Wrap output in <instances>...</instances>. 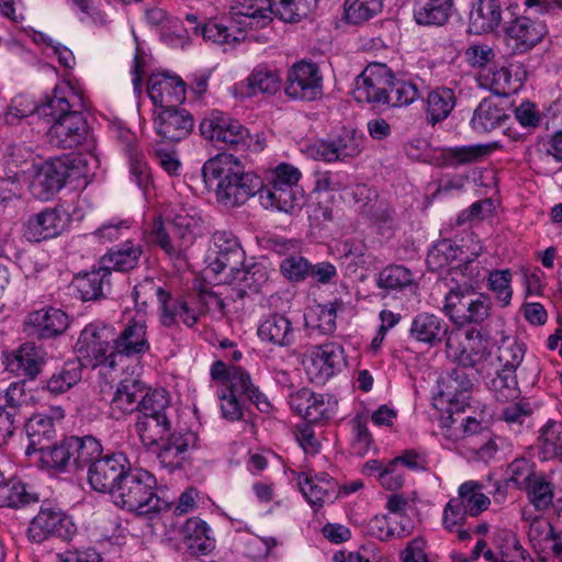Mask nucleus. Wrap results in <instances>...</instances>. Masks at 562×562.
<instances>
[{
    "label": "nucleus",
    "mask_w": 562,
    "mask_h": 562,
    "mask_svg": "<svg viewBox=\"0 0 562 562\" xmlns=\"http://www.w3.org/2000/svg\"><path fill=\"white\" fill-rule=\"evenodd\" d=\"M202 176L205 183L217 181L216 200L227 209L245 204L260 190V178L246 171L243 161L227 153L210 158L203 165Z\"/></svg>",
    "instance_id": "nucleus-1"
},
{
    "label": "nucleus",
    "mask_w": 562,
    "mask_h": 562,
    "mask_svg": "<svg viewBox=\"0 0 562 562\" xmlns=\"http://www.w3.org/2000/svg\"><path fill=\"white\" fill-rule=\"evenodd\" d=\"M200 223L201 216L195 209L181 206L173 214L171 234L166 231L162 220L156 217L145 237L149 244L161 248L170 260L182 265L187 261V250L195 241Z\"/></svg>",
    "instance_id": "nucleus-2"
},
{
    "label": "nucleus",
    "mask_w": 562,
    "mask_h": 562,
    "mask_svg": "<svg viewBox=\"0 0 562 562\" xmlns=\"http://www.w3.org/2000/svg\"><path fill=\"white\" fill-rule=\"evenodd\" d=\"M88 161L81 155H64L34 164L31 169L30 190L34 198L48 201L68 179L78 180L88 176Z\"/></svg>",
    "instance_id": "nucleus-3"
},
{
    "label": "nucleus",
    "mask_w": 562,
    "mask_h": 562,
    "mask_svg": "<svg viewBox=\"0 0 562 562\" xmlns=\"http://www.w3.org/2000/svg\"><path fill=\"white\" fill-rule=\"evenodd\" d=\"M156 479L145 470H130L112 495L116 506L137 515H150L167 509L168 504L156 493Z\"/></svg>",
    "instance_id": "nucleus-4"
},
{
    "label": "nucleus",
    "mask_w": 562,
    "mask_h": 562,
    "mask_svg": "<svg viewBox=\"0 0 562 562\" xmlns=\"http://www.w3.org/2000/svg\"><path fill=\"white\" fill-rule=\"evenodd\" d=\"M301 172L289 164H280L267 177L260 180L259 201L265 209L291 213L300 207L303 199L299 187Z\"/></svg>",
    "instance_id": "nucleus-5"
},
{
    "label": "nucleus",
    "mask_w": 562,
    "mask_h": 562,
    "mask_svg": "<svg viewBox=\"0 0 562 562\" xmlns=\"http://www.w3.org/2000/svg\"><path fill=\"white\" fill-rule=\"evenodd\" d=\"M448 357L462 368H473L480 375H490L494 359L493 346L480 329L451 333L446 342Z\"/></svg>",
    "instance_id": "nucleus-6"
},
{
    "label": "nucleus",
    "mask_w": 562,
    "mask_h": 562,
    "mask_svg": "<svg viewBox=\"0 0 562 562\" xmlns=\"http://www.w3.org/2000/svg\"><path fill=\"white\" fill-rule=\"evenodd\" d=\"M491 297L472 283H457L445 295L443 312L457 325L482 324L492 313Z\"/></svg>",
    "instance_id": "nucleus-7"
},
{
    "label": "nucleus",
    "mask_w": 562,
    "mask_h": 562,
    "mask_svg": "<svg viewBox=\"0 0 562 562\" xmlns=\"http://www.w3.org/2000/svg\"><path fill=\"white\" fill-rule=\"evenodd\" d=\"M135 300H142L146 304L147 300L156 297L159 305L160 323L165 327L176 326L182 322L188 327H193L200 314L189 306L183 297H173L162 286L157 285L154 279H145L134 288Z\"/></svg>",
    "instance_id": "nucleus-8"
},
{
    "label": "nucleus",
    "mask_w": 562,
    "mask_h": 562,
    "mask_svg": "<svg viewBox=\"0 0 562 562\" xmlns=\"http://www.w3.org/2000/svg\"><path fill=\"white\" fill-rule=\"evenodd\" d=\"M75 350L77 361L83 367L104 366L111 369L116 367V363H112L113 327L111 326L87 325L79 335Z\"/></svg>",
    "instance_id": "nucleus-9"
},
{
    "label": "nucleus",
    "mask_w": 562,
    "mask_h": 562,
    "mask_svg": "<svg viewBox=\"0 0 562 562\" xmlns=\"http://www.w3.org/2000/svg\"><path fill=\"white\" fill-rule=\"evenodd\" d=\"M301 363L311 382L324 384L346 367L345 351L337 342L310 346Z\"/></svg>",
    "instance_id": "nucleus-10"
},
{
    "label": "nucleus",
    "mask_w": 562,
    "mask_h": 562,
    "mask_svg": "<svg viewBox=\"0 0 562 562\" xmlns=\"http://www.w3.org/2000/svg\"><path fill=\"white\" fill-rule=\"evenodd\" d=\"M76 532L77 527L68 515L56 506L43 504L30 521L26 537L33 543H42L52 537L69 540Z\"/></svg>",
    "instance_id": "nucleus-11"
},
{
    "label": "nucleus",
    "mask_w": 562,
    "mask_h": 562,
    "mask_svg": "<svg viewBox=\"0 0 562 562\" xmlns=\"http://www.w3.org/2000/svg\"><path fill=\"white\" fill-rule=\"evenodd\" d=\"M200 132L204 138L215 144L236 149H246L251 143L248 130L220 111H213L200 123Z\"/></svg>",
    "instance_id": "nucleus-12"
},
{
    "label": "nucleus",
    "mask_w": 562,
    "mask_h": 562,
    "mask_svg": "<svg viewBox=\"0 0 562 562\" xmlns=\"http://www.w3.org/2000/svg\"><path fill=\"white\" fill-rule=\"evenodd\" d=\"M131 470L127 457L122 452L101 456L87 471L90 486L111 496Z\"/></svg>",
    "instance_id": "nucleus-13"
},
{
    "label": "nucleus",
    "mask_w": 562,
    "mask_h": 562,
    "mask_svg": "<svg viewBox=\"0 0 562 562\" xmlns=\"http://www.w3.org/2000/svg\"><path fill=\"white\" fill-rule=\"evenodd\" d=\"M285 94L295 100L314 101L323 94V76L318 66L301 60L291 66L286 74Z\"/></svg>",
    "instance_id": "nucleus-14"
},
{
    "label": "nucleus",
    "mask_w": 562,
    "mask_h": 562,
    "mask_svg": "<svg viewBox=\"0 0 562 562\" xmlns=\"http://www.w3.org/2000/svg\"><path fill=\"white\" fill-rule=\"evenodd\" d=\"M392 71L384 64H370L357 77L352 95L358 102L385 104Z\"/></svg>",
    "instance_id": "nucleus-15"
},
{
    "label": "nucleus",
    "mask_w": 562,
    "mask_h": 562,
    "mask_svg": "<svg viewBox=\"0 0 562 562\" xmlns=\"http://www.w3.org/2000/svg\"><path fill=\"white\" fill-rule=\"evenodd\" d=\"M149 349L146 322L131 319L117 335L113 333L112 363L117 366L124 358H139Z\"/></svg>",
    "instance_id": "nucleus-16"
},
{
    "label": "nucleus",
    "mask_w": 562,
    "mask_h": 562,
    "mask_svg": "<svg viewBox=\"0 0 562 562\" xmlns=\"http://www.w3.org/2000/svg\"><path fill=\"white\" fill-rule=\"evenodd\" d=\"M236 14L254 20L270 19L278 15L285 22H293L302 15L304 0H236Z\"/></svg>",
    "instance_id": "nucleus-17"
},
{
    "label": "nucleus",
    "mask_w": 562,
    "mask_h": 562,
    "mask_svg": "<svg viewBox=\"0 0 562 562\" xmlns=\"http://www.w3.org/2000/svg\"><path fill=\"white\" fill-rule=\"evenodd\" d=\"M291 408L310 423H319L331 418L337 409V401L328 395L303 387L290 395Z\"/></svg>",
    "instance_id": "nucleus-18"
},
{
    "label": "nucleus",
    "mask_w": 562,
    "mask_h": 562,
    "mask_svg": "<svg viewBox=\"0 0 562 562\" xmlns=\"http://www.w3.org/2000/svg\"><path fill=\"white\" fill-rule=\"evenodd\" d=\"M214 257L210 258L207 269L214 274L227 273L241 267L245 260L237 238L227 231H216L212 236Z\"/></svg>",
    "instance_id": "nucleus-19"
},
{
    "label": "nucleus",
    "mask_w": 562,
    "mask_h": 562,
    "mask_svg": "<svg viewBox=\"0 0 562 562\" xmlns=\"http://www.w3.org/2000/svg\"><path fill=\"white\" fill-rule=\"evenodd\" d=\"M547 25L528 16H518L505 27V41L516 54L529 52L547 35Z\"/></svg>",
    "instance_id": "nucleus-20"
},
{
    "label": "nucleus",
    "mask_w": 562,
    "mask_h": 562,
    "mask_svg": "<svg viewBox=\"0 0 562 562\" xmlns=\"http://www.w3.org/2000/svg\"><path fill=\"white\" fill-rule=\"evenodd\" d=\"M82 111L56 119L47 131L48 142L60 148H75L83 143L88 134V123Z\"/></svg>",
    "instance_id": "nucleus-21"
},
{
    "label": "nucleus",
    "mask_w": 562,
    "mask_h": 562,
    "mask_svg": "<svg viewBox=\"0 0 562 562\" xmlns=\"http://www.w3.org/2000/svg\"><path fill=\"white\" fill-rule=\"evenodd\" d=\"M85 109L86 100L82 93L70 82H61L54 88L47 101L38 105V113L55 121L70 115L72 111H83Z\"/></svg>",
    "instance_id": "nucleus-22"
},
{
    "label": "nucleus",
    "mask_w": 562,
    "mask_h": 562,
    "mask_svg": "<svg viewBox=\"0 0 562 562\" xmlns=\"http://www.w3.org/2000/svg\"><path fill=\"white\" fill-rule=\"evenodd\" d=\"M148 95L160 110L176 106L186 99V83L178 76L154 74L148 79Z\"/></svg>",
    "instance_id": "nucleus-23"
},
{
    "label": "nucleus",
    "mask_w": 562,
    "mask_h": 562,
    "mask_svg": "<svg viewBox=\"0 0 562 562\" xmlns=\"http://www.w3.org/2000/svg\"><path fill=\"white\" fill-rule=\"evenodd\" d=\"M194 121L186 109L169 106L161 109L155 117L158 135L170 142L186 138L193 130Z\"/></svg>",
    "instance_id": "nucleus-24"
},
{
    "label": "nucleus",
    "mask_w": 562,
    "mask_h": 562,
    "mask_svg": "<svg viewBox=\"0 0 562 562\" xmlns=\"http://www.w3.org/2000/svg\"><path fill=\"white\" fill-rule=\"evenodd\" d=\"M297 484L300 491L315 510L334 503L339 493L337 482L327 474L314 477L301 474Z\"/></svg>",
    "instance_id": "nucleus-25"
},
{
    "label": "nucleus",
    "mask_w": 562,
    "mask_h": 562,
    "mask_svg": "<svg viewBox=\"0 0 562 562\" xmlns=\"http://www.w3.org/2000/svg\"><path fill=\"white\" fill-rule=\"evenodd\" d=\"M473 383L464 368L453 369L441 381L440 397L446 402L450 413L459 412L468 405Z\"/></svg>",
    "instance_id": "nucleus-26"
},
{
    "label": "nucleus",
    "mask_w": 562,
    "mask_h": 562,
    "mask_svg": "<svg viewBox=\"0 0 562 562\" xmlns=\"http://www.w3.org/2000/svg\"><path fill=\"white\" fill-rule=\"evenodd\" d=\"M447 331L448 325L441 317L434 313L420 312L412 318L408 337L419 344L436 346L442 341Z\"/></svg>",
    "instance_id": "nucleus-27"
},
{
    "label": "nucleus",
    "mask_w": 562,
    "mask_h": 562,
    "mask_svg": "<svg viewBox=\"0 0 562 562\" xmlns=\"http://www.w3.org/2000/svg\"><path fill=\"white\" fill-rule=\"evenodd\" d=\"M64 229V220L54 209L32 215L24 224L23 236L33 243L58 236Z\"/></svg>",
    "instance_id": "nucleus-28"
},
{
    "label": "nucleus",
    "mask_w": 562,
    "mask_h": 562,
    "mask_svg": "<svg viewBox=\"0 0 562 562\" xmlns=\"http://www.w3.org/2000/svg\"><path fill=\"white\" fill-rule=\"evenodd\" d=\"M361 143V136L355 131L344 130L335 139L322 142L317 155L327 162L353 158L360 154Z\"/></svg>",
    "instance_id": "nucleus-29"
},
{
    "label": "nucleus",
    "mask_w": 562,
    "mask_h": 562,
    "mask_svg": "<svg viewBox=\"0 0 562 562\" xmlns=\"http://www.w3.org/2000/svg\"><path fill=\"white\" fill-rule=\"evenodd\" d=\"M221 389L240 397H247L261 412H268L271 407L267 396L252 383L249 373L240 367L231 366V376L224 385H221Z\"/></svg>",
    "instance_id": "nucleus-30"
},
{
    "label": "nucleus",
    "mask_w": 562,
    "mask_h": 562,
    "mask_svg": "<svg viewBox=\"0 0 562 562\" xmlns=\"http://www.w3.org/2000/svg\"><path fill=\"white\" fill-rule=\"evenodd\" d=\"M146 392L145 384L137 379L121 381L111 401V409L116 418L138 412L140 400Z\"/></svg>",
    "instance_id": "nucleus-31"
},
{
    "label": "nucleus",
    "mask_w": 562,
    "mask_h": 562,
    "mask_svg": "<svg viewBox=\"0 0 562 562\" xmlns=\"http://www.w3.org/2000/svg\"><path fill=\"white\" fill-rule=\"evenodd\" d=\"M502 13L499 0H476L470 12V31L475 34L495 31L502 22Z\"/></svg>",
    "instance_id": "nucleus-32"
},
{
    "label": "nucleus",
    "mask_w": 562,
    "mask_h": 562,
    "mask_svg": "<svg viewBox=\"0 0 562 562\" xmlns=\"http://www.w3.org/2000/svg\"><path fill=\"white\" fill-rule=\"evenodd\" d=\"M26 325L33 328L40 338H52L65 331L68 317L61 310L42 308L29 314Z\"/></svg>",
    "instance_id": "nucleus-33"
},
{
    "label": "nucleus",
    "mask_w": 562,
    "mask_h": 562,
    "mask_svg": "<svg viewBox=\"0 0 562 562\" xmlns=\"http://www.w3.org/2000/svg\"><path fill=\"white\" fill-rule=\"evenodd\" d=\"M508 119L509 115L496 100L486 98L475 108L471 119V127L479 134H485L501 127Z\"/></svg>",
    "instance_id": "nucleus-34"
},
{
    "label": "nucleus",
    "mask_w": 562,
    "mask_h": 562,
    "mask_svg": "<svg viewBox=\"0 0 562 562\" xmlns=\"http://www.w3.org/2000/svg\"><path fill=\"white\" fill-rule=\"evenodd\" d=\"M280 71L269 65H257L245 80L246 94H276L281 89Z\"/></svg>",
    "instance_id": "nucleus-35"
},
{
    "label": "nucleus",
    "mask_w": 562,
    "mask_h": 562,
    "mask_svg": "<svg viewBox=\"0 0 562 562\" xmlns=\"http://www.w3.org/2000/svg\"><path fill=\"white\" fill-rule=\"evenodd\" d=\"M258 336L263 341H269L280 347H288L294 340V328L286 316L274 313L268 315L260 323Z\"/></svg>",
    "instance_id": "nucleus-36"
},
{
    "label": "nucleus",
    "mask_w": 562,
    "mask_h": 562,
    "mask_svg": "<svg viewBox=\"0 0 562 562\" xmlns=\"http://www.w3.org/2000/svg\"><path fill=\"white\" fill-rule=\"evenodd\" d=\"M207 524L196 517L189 518L181 529L182 542L192 555L206 554L214 548V540L209 535Z\"/></svg>",
    "instance_id": "nucleus-37"
},
{
    "label": "nucleus",
    "mask_w": 562,
    "mask_h": 562,
    "mask_svg": "<svg viewBox=\"0 0 562 562\" xmlns=\"http://www.w3.org/2000/svg\"><path fill=\"white\" fill-rule=\"evenodd\" d=\"M25 432L29 438L26 456H35L41 448L46 447L53 441L56 435L54 420L45 415H34L26 422Z\"/></svg>",
    "instance_id": "nucleus-38"
},
{
    "label": "nucleus",
    "mask_w": 562,
    "mask_h": 562,
    "mask_svg": "<svg viewBox=\"0 0 562 562\" xmlns=\"http://www.w3.org/2000/svg\"><path fill=\"white\" fill-rule=\"evenodd\" d=\"M72 472L91 468L103 453L101 442L92 436L70 437Z\"/></svg>",
    "instance_id": "nucleus-39"
},
{
    "label": "nucleus",
    "mask_w": 562,
    "mask_h": 562,
    "mask_svg": "<svg viewBox=\"0 0 562 562\" xmlns=\"http://www.w3.org/2000/svg\"><path fill=\"white\" fill-rule=\"evenodd\" d=\"M35 457L36 462L43 469L72 472L70 437L56 445L48 443L46 447L41 448V451Z\"/></svg>",
    "instance_id": "nucleus-40"
},
{
    "label": "nucleus",
    "mask_w": 562,
    "mask_h": 562,
    "mask_svg": "<svg viewBox=\"0 0 562 562\" xmlns=\"http://www.w3.org/2000/svg\"><path fill=\"white\" fill-rule=\"evenodd\" d=\"M526 352V347L515 337H505L498 344L494 352L492 369L499 368L502 371L516 373L521 364Z\"/></svg>",
    "instance_id": "nucleus-41"
},
{
    "label": "nucleus",
    "mask_w": 562,
    "mask_h": 562,
    "mask_svg": "<svg viewBox=\"0 0 562 562\" xmlns=\"http://www.w3.org/2000/svg\"><path fill=\"white\" fill-rule=\"evenodd\" d=\"M143 249L139 245L126 241L121 246L109 250L101 259V263L108 271H130L134 269L140 259Z\"/></svg>",
    "instance_id": "nucleus-42"
},
{
    "label": "nucleus",
    "mask_w": 562,
    "mask_h": 562,
    "mask_svg": "<svg viewBox=\"0 0 562 562\" xmlns=\"http://www.w3.org/2000/svg\"><path fill=\"white\" fill-rule=\"evenodd\" d=\"M470 517H477L491 505V498L483 492V485L477 481H465L458 487L454 496Z\"/></svg>",
    "instance_id": "nucleus-43"
},
{
    "label": "nucleus",
    "mask_w": 562,
    "mask_h": 562,
    "mask_svg": "<svg viewBox=\"0 0 562 562\" xmlns=\"http://www.w3.org/2000/svg\"><path fill=\"white\" fill-rule=\"evenodd\" d=\"M445 436L452 441L467 440L474 437L487 438L488 429L482 413L480 417L469 415L460 420L451 417V425L446 427Z\"/></svg>",
    "instance_id": "nucleus-44"
},
{
    "label": "nucleus",
    "mask_w": 562,
    "mask_h": 562,
    "mask_svg": "<svg viewBox=\"0 0 562 562\" xmlns=\"http://www.w3.org/2000/svg\"><path fill=\"white\" fill-rule=\"evenodd\" d=\"M225 280L234 282L237 289L232 299H244L248 291L258 292L262 282L266 281V273L260 267L245 269L244 265L226 273Z\"/></svg>",
    "instance_id": "nucleus-45"
},
{
    "label": "nucleus",
    "mask_w": 562,
    "mask_h": 562,
    "mask_svg": "<svg viewBox=\"0 0 562 562\" xmlns=\"http://www.w3.org/2000/svg\"><path fill=\"white\" fill-rule=\"evenodd\" d=\"M111 272L103 266L99 269L86 272L76 279V286L83 301L98 300L104 295V290L110 288Z\"/></svg>",
    "instance_id": "nucleus-46"
},
{
    "label": "nucleus",
    "mask_w": 562,
    "mask_h": 562,
    "mask_svg": "<svg viewBox=\"0 0 562 562\" xmlns=\"http://www.w3.org/2000/svg\"><path fill=\"white\" fill-rule=\"evenodd\" d=\"M538 449L542 460L562 458V423L549 419L539 429Z\"/></svg>",
    "instance_id": "nucleus-47"
},
{
    "label": "nucleus",
    "mask_w": 562,
    "mask_h": 562,
    "mask_svg": "<svg viewBox=\"0 0 562 562\" xmlns=\"http://www.w3.org/2000/svg\"><path fill=\"white\" fill-rule=\"evenodd\" d=\"M456 105V95L451 89L438 88L427 97L426 120L435 125L446 120Z\"/></svg>",
    "instance_id": "nucleus-48"
},
{
    "label": "nucleus",
    "mask_w": 562,
    "mask_h": 562,
    "mask_svg": "<svg viewBox=\"0 0 562 562\" xmlns=\"http://www.w3.org/2000/svg\"><path fill=\"white\" fill-rule=\"evenodd\" d=\"M170 429L169 418H137L135 423V430L142 443L147 448L160 445Z\"/></svg>",
    "instance_id": "nucleus-49"
},
{
    "label": "nucleus",
    "mask_w": 562,
    "mask_h": 562,
    "mask_svg": "<svg viewBox=\"0 0 562 562\" xmlns=\"http://www.w3.org/2000/svg\"><path fill=\"white\" fill-rule=\"evenodd\" d=\"M495 375L486 381L487 389L496 401L507 403L515 401L520 395L516 373L493 369Z\"/></svg>",
    "instance_id": "nucleus-50"
},
{
    "label": "nucleus",
    "mask_w": 562,
    "mask_h": 562,
    "mask_svg": "<svg viewBox=\"0 0 562 562\" xmlns=\"http://www.w3.org/2000/svg\"><path fill=\"white\" fill-rule=\"evenodd\" d=\"M199 35H202L206 42L218 45H232L245 37L244 32L237 26L215 20L202 24Z\"/></svg>",
    "instance_id": "nucleus-51"
},
{
    "label": "nucleus",
    "mask_w": 562,
    "mask_h": 562,
    "mask_svg": "<svg viewBox=\"0 0 562 562\" xmlns=\"http://www.w3.org/2000/svg\"><path fill=\"white\" fill-rule=\"evenodd\" d=\"M337 307L338 303L333 302L308 308L304 314L305 326L317 329L323 335L331 334L336 329Z\"/></svg>",
    "instance_id": "nucleus-52"
},
{
    "label": "nucleus",
    "mask_w": 562,
    "mask_h": 562,
    "mask_svg": "<svg viewBox=\"0 0 562 562\" xmlns=\"http://www.w3.org/2000/svg\"><path fill=\"white\" fill-rule=\"evenodd\" d=\"M33 502L36 497L24 483L14 479L4 481L3 476L0 479V507H21Z\"/></svg>",
    "instance_id": "nucleus-53"
},
{
    "label": "nucleus",
    "mask_w": 562,
    "mask_h": 562,
    "mask_svg": "<svg viewBox=\"0 0 562 562\" xmlns=\"http://www.w3.org/2000/svg\"><path fill=\"white\" fill-rule=\"evenodd\" d=\"M453 1L435 2L427 0L414 11L415 20L422 25H443L451 13Z\"/></svg>",
    "instance_id": "nucleus-54"
},
{
    "label": "nucleus",
    "mask_w": 562,
    "mask_h": 562,
    "mask_svg": "<svg viewBox=\"0 0 562 562\" xmlns=\"http://www.w3.org/2000/svg\"><path fill=\"white\" fill-rule=\"evenodd\" d=\"M198 446V436L192 431L169 432L160 442L159 457L166 460L169 457L178 458Z\"/></svg>",
    "instance_id": "nucleus-55"
},
{
    "label": "nucleus",
    "mask_w": 562,
    "mask_h": 562,
    "mask_svg": "<svg viewBox=\"0 0 562 562\" xmlns=\"http://www.w3.org/2000/svg\"><path fill=\"white\" fill-rule=\"evenodd\" d=\"M382 7V0H345V19L350 24L360 25L379 14Z\"/></svg>",
    "instance_id": "nucleus-56"
},
{
    "label": "nucleus",
    "mask_w": 562,
    "mask_h": 562,
    "mask_svg": "<svg viewBox=\"0 0 562 562\" xmlns=\"http://www.w3.org/2000/svg\"><path fill=\"white\" fill-rule=\"evenodd\" d=\"M82 364L77 360L67 361L47 382V390L53 394L67 392L81 380Z\"/></svg>",
    "instance_id": "nucleus-57"
},
{
    "label": "nucleus",
    "mask_w": 562,
    "mask_h": 562,
    "mask_svg": "<svg viewBox=\"0 0 562 562\" xmlns=\"http://www.w3.org/2000/svg\"><path fill=\"white\" fill-rule=\"evenodd\" d=\"M481 86L497 95H508L517 89L512 72L507 67H493L480 75Z\"/></svg>",
    "instance_id": "nucleus-58"
},
{
    "label": "nucleus",
    "mask_w": 562,
    "mask_h": 562,
    "mask_svg": "<svg viewBox=\"0 0 562 562\" xmlns=\"http://www.w3.org/2000/svg\"><path fill=\"white\" fill-rule=\"evenodd\" d=\"M418 86L411 80L396 79L392 74L385 104L390 106H407L419 99Z\"/></svg>",
    "instance_id": "nucleus-59"
},
{
    "label": "nucleus",
    "mask_w": 562,
    "mask_h": 562,
    "mask_svg": "<svg viewBox=\"0 0 562 562\" xmlns=\"http://www.w3.org/2000/svg\"><path fill=\"white\" fill-rule=\"evenodd\" d=\"M169 404V395L165 390L146 391L140 400L137 418H168L167 409Z\"/></svg>",
    "instance_id": "nucleus-60"
},
{
    "label": "nucleus",
    "mask_w": 562,
    "mask_h": 562,
    "mask_svg": "<svg viewBox=\"0 0 562 562\" xmlns=\"http://www.w3.org/2000/svg\"><path fill=\"white\" fill-rule=\"evenodd\" d=\"M14 361L18 370H22L24 375L33 379L44 362V352L33 344H24L16 351Z\"/></svg>",
    "instance_id": "nucleus-61"
},
{
    "label": "nucleus",
    "mask_w": 562,
    "mask_h": 562,
    "mask_svg": "<svg viewBox=\"0 0 562 562\" xmlns=\"http://www.w3.org/2000/svg\"><path fill=\"white\" fill-rule=\"evenodd\" d=\"M462 251L450 239L438 241L427 254V265L430 270H441L450 267Z\"/></svg>",
    "instance_id": "nucleus-62"
},
{
    "label": "nucleus",
    "mask_w": 562,
    "mask_h": 562,
    "mask_svg": "<svg viewBox=\"0 0 562 562\" xmlns=\"http://www.w3.org/2000/svg\"><path fill=\"white\" fill-rule=\"evenodd\" d=\"M414 277L409 269L401 265L384 268L378 279V285L387 290H402L413 285Z\"/></svg>",
    "instance_id": "nucleus-63"
},
{
    "label": "nucleus",
    "mask_w": 562,
    "mask_h": 562,
    "mask_svg": "<svg viewBox=\"0 0 562 562\" xmlns=\"http://www.w3.org/2000/svg\"><path fill=\"white\" fill-rule=\"evenodd\" d=\"M487 154L484 145L456 146L445 150V158L450 165H465L480 161Z\"/></svg>",
    "instance_id": "nucleus-64"
}]
</instances>
